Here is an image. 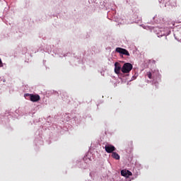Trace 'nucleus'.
<instances>
[{
	"mask_svg": "<svg viewBox=\"0 0 181 181\" xmlns=\"http://www.w3.org/2000/svg\"><path fill=\"white\" fill-rule=\"evenodd\" d=\"M160 4H165V0H159Z\"/></svg>",
	"mask_w": 181,
	"mask_h": 181,
	"instance_id": "11",
	"label": "nucleus"
},
{
	"mask_svg": "<svg viewBox=\"0 0 181 181\" xmlns=\"http://www.w3.org/2000/svg\"><path fill=\"white\" fill-rule=\"evenodd\" d=\"M170 5H171V6L176 8V6H177V2L176 1V0H170Z\"/></svg>",
	"mask_w": 181,
	"mask_h": 181,
	"instance_id": "6",
	"label": "nucleus"
},
{
	"mask_svg": "<svg viewBox=\"0 0 181 181\" xmlns=\"http://www.w3.org/2000/svg\"><path fill=\"white\" fill-rule=\"evenodd\" d=\"M121 70L122 71V68H121V64L118 62H115V73H116V74H119Z\"/></svg>",
	"mask_w": 181,
	"mask_h": 181,
	"instance_id": "5",
	"label": "nucleus"
},
{
	"mask_svg": "<svg viewBox=\"0 0 181 181\" xmlns=\"http://www.w3.org/2000/svg\"><path fill=\"white\" fill-rule=\"evenodd\" d=\"M121 175L122 176H127V173H125V171L124 170L121 171Z\"/></svg>",
	"mask_w": 181,
	"mask_h": 181,
	"instance_id": "9",
	"label": "nucleus"
},
{
	"mask_svg": "<svg viewBox=\"0 0 181 181\" xmlns=\"http://www.w3.org/2000/svg\"><path fill=\"white\" fill-rule=\"evenodd\" d=\"M129 173V176H132V173L127 171Z\"/></svg>",
	"mask_w": 181,
	"mask_h": 181,
	"instance_id": "12",
	"label": "nucleus"
},
{
	"mask_svg": "<svg viewBox=\"0 0 181 181\" xmlns=\"http://www.w3.org/2000/svg\"><path fill=\"white\" fill-rule=\"evenodd\" d=\"M112 158L116 159L117 160H119V155L116 152L112 153Z\"/></svg>",
	"mask_w": 181,
	"mask_h": 181,
	"instance_id": "7",
	"label": "nucleus"
},
{
	"mask_svg": "<svg viewBox=\"0 0 181 181\" xmlns=\"http://www.w3.org/2000/svg\"><path fill=\"white\" fill-rule=\"evenodd\" d=\"M105 149L107 153H112L115 151V146L108 144L105 146Z\"/></svg>",
	"mask_w": 181,
	"mask_h": 181,
	"instance_id": "4",
	"label": "nucleus"
},
{
	"mask_svg": "<svg viewBox=\"0 0 181 181\" xmlns=\"http://www.w3.org/2000/svg\"><path fill=\"white\" fill-rule=\"evenodd\" d=\"M25 97H30V101H33V103H37V101H39L40 100V96L39 95L26 93L25 95Z\"/></svg>",
	"mask_w": 181,
	"mask_h": 181,
	"instance_id": "2",
	"label": "nucleus"
},
{
	"mask_svg": "<svg viewBox=\"0 0 181 181\" xmlns=\"http://www.w3.org/2000/svg\"><path fill=\"white\" fill-rule=\"evenodd\" d=\"M4 64L2 63V60L0 59V67H3Z\"/></svg>",
	"mask_w": 181,
	"mask_h": 181,
	"instance_id": "10",
	"label": "nucleus"
},
{
	"mask_svg": "<svg viewBox=\"0 0 181 181\" xmlns=\"http://www.w3.org/2000/svg\"><path fill=\"white\" fill-rule=\"evenodd\" d=\"M134 66L131 63H124L123 66L122 67V71L125 74L127 73H129Z\"/></svg>",
	"mask_w": 181,
	"mask_h": 181,
	"instance_id": "1",
	"label": "nucleus"
},
{
	"mask_svg": "<svg viewBox=\"0 0 181 181\" xmlns=\"http://www.w3.org/2000/svg\"><path fill=\"white\" fill-rule=\"evenodd\" d=\"M115 52H117V53H119L120 54H124V56H129V52L128 50L124 48L117 47Z\"/></svg>",
	"mask_w": 181,
	"mask_h": 181,
	"instance_id": "3",
	"label": "nucleus"
},
{
	"mask_svg": "<svg viewBox=\"0 0 181 181\" xmlns=\"http://www.w3.org/2000/svg\"><path fill=\"white\" fill-rule=\"evenodd\" d=\"M147 76H148L150 79H152V73H151V72H147Z\"/></svg>",
	"mask_w": 181,
	"mask_h": 181,
	"instance_id": "8",
	"label": "nucleus"
}]
</instances>
